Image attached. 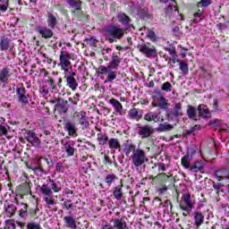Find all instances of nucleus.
Segmentation results:
<instances>
[{
  "instance_id": "obj_2",
  "label": "nucleus",
  "mask_w": 229,
  "mask_h": 229,
  "mask_svg": "<svg viewBox=\"0 0 229 229\" xmlns=\"http://www.w3.org/2000/svg\"><path fill=\"white\" fill-rule=\"evenodd\" d=\"M104 35L109 44H114L124 37V29L119 25L110 23L104 29Z\"/></svg>"
},
{
  "instance_id": "obj_24",
  "label": "nucleus",
  "mask_w": 229,
  "mask_h": 229,
  "mask_svg": "<svg viewBox=\"0 0 229 229\" xmlns=\"http://www.w3.org/2000/svg\"><path fill=\"white\" fill-rule=\"evenodd\" d=\"M205 169V162L201 160L195 161L190 166L191 173H198V171H203Z\"/></svg>"
},
{
  "instance_id": "obj_56",
  "label": "nucleus",
  "mask_w": 229,
  "mask_h": 229,
  "mask_svg": "<svg viewBox=\"0 0 229 229\" xmlns=\"http://www.w3.org/2000/svg\"><path fill=\"white\" fill-rule=\"evenodd\" d=\"M181 110H182V104L181 103L175 104L174 107V115H180Z\"/></svg>"
},
{
  "instance_id": "obj_13",
  "label": "nucleus",
  "mask_w": 229,
  "mask_h": 229,
  "mask_svg": "<svg viewBox=\"0 0 229 229\" xmlns=\"http://www.w3.org/2000/svg\"><path fill=\"white\" fill-rule=\"evenodd\" d=\"M23 137L28 142L32 144V146H34L35 148H38L40 146V139L37 137L35 132L28 131L23 134Z\"/></svg>"
},
{
  "instance_id": "obj_28",
  "label": "nucleus",
  "mask_w": 229,
  "mask_h": 229,
  "mask_svg": "<svg viewBox=\"0 0 229 229\" xmlns=\"http://www.w3.org/2000/svg\"><path fill=\"white\" fill-rule=\"evenodd\" d=\"M108 103L109 105H111V106H113L117 114H121L123 112V105L121 104V102H119V100L115 98H111L108 100Z\"/></svg>"
},
{
  "instance_id": "obj_4",
  "label": "nucleus",
  "mask_w": 229,
  "mask_h": 229,
  "mask_svg": "<svg viewBox=\"0 0 229 229\" xmlns=\"http://www.w3.org/2000/svg\"><path fill=\"white\" fill-rule=\"evenodd\" d=\"M131 160V164L134 167H140L144 165L146 162H148V156L146 155V151L142 148H136L134 154H131L130 157Z\"/></svg>"
},
{
  "instance_id": "obj_15",
  "label": "nucleus",
  "mask_w": 229,
  "mask_h": 229,
  "mask_svg": "<svg viewBox=\"0 0 229 229\" xmlns=\"http://www.w3.org/2000/svg\"><path fill=\"white\" fill-rule=\"evenodd\" d=\"M80 203H81V200L73 196L72 199H66L64 205L66 210H76V208H80Z\"/></svg>"
},
{
  "instance_id": "obj_41",
  "label": "nucleus",
  "mask_w": 229,
  "mask_h": 229,
  "mask_svg": "<svg viewBox=\"0 0 229 229\" xmlns=\"http://www.w3.org/2000/svg\"><path fill=\"white\" fill-rule=\"evenodd\" d=\"M117 79V72H110L107 74L106 81L104 83H112L114 80Z\"/></svg>"
},
{
  "instance_id": "obj_39",
  "label": "nucleus",
  "mask_w": 229,
  "mask_h": 229,
  "mask_svg": "<svg viewBox=\"0 0 229 229\" xmlns=\"http://www.w3.org/2000/svg\"><path fill=\"white\" fill-rule=\"evenodd\" d=\"M21 208L19 210V216L20 217H22L23 219H26L28 216V206L27 204L22 203Z\"/></svg>"
},
{
  "instance_id": "obj_54",
  "label": "nucleus",
  "mask_w": 229,
  "mask_h": 229,
  "mask_svg": "<svg viewBox=\"0 0 229 229\" xmlns=\"http://www.w3.org/2000/svg\"><path fill=\"white\" fill-rule=\"evenodd\" d=\"M147 37H148V38L152 40V42H155V40H157V34H155V31H153V30H148Z\"/></svg>"
},
{
  "instance_id": "obj_46",
  "label": "nucleus",
  "mask_w": 229,
  "mask_h": 229,
  "mask_svg": "<svg viewBox=\"0 0 229 229\" xmlns=\"http://www.w3.org/2000/svg\"><path fill=\"white\" fill-rule=\"evenodd\" d=\"M179 69L183 72V74H189V64L187 63L181 62Z\"/></svg>"
},
{
  "instance_id": "obj_9",
  "label": "nucleus",
  "mask_w": 229,
  "mask_h": 229,
  "mask_svg": "<svg viewBox=\"0 0 229 229\" xmlns=\"http://www.w3.org/2000/svg\"><path fill=\"white\" fill-rule=\"evenodd\" d=\"M59 21L60 17L58 16V13L47 11V24L48 28L55 30V28L58 26Z\"/></svg>"
},
{
  "instance_id": "obj_6",
  "label": "nucleus",
  "mask_w": 229,
  "mask_h": 229,
  "mask_svg": "<svg viewBox=\"0 0 229 229\" xmlns=\"http://www.w3.org/2000/svg\"><path fill=\"white\" fill-rule=\"evenodd\" d=\"M198 112L199 115H208V114H210L208 106H207L205 104L199 105L198 108L192 106H188L187 115H196Z\"/></svg>"
},
{
  "instance_id": "obj_40",
  "label": "nucleus",
  "mask_w": 229,
  "mask_h": 229,
  "mask_svg": "<svg viewBox=\"0 0 229 229\" xmlns=\"http://www.w3.org/2000/svg\"><path fill=\"white\" fill-rule=\"evenodd\" d=\"M106 183L110 187V185H112V183H114V182H115V180H117V177L115 175V174H108L106 176Z\"/></svg>"
},
{
  "instance_id": "obj_43",
  "label": "nucleus",
  "mask_w": 229,
  "mask_h": 229,
  "mask_svg": "<svg viewBox=\"0 0 229 229\" xmlns=\"http://www.w3.org/2000/svg\"><path fill=\"white\" fill-rule=\"evenodd\" d=\"M46 83H48L52 92H56V82L53 78L48 77V79L46 81Z\"/></svg>"
},
{
  "instance_id": "obj_61",
  "label": "nucleus",
  "mask_w": 229,
  "mask_h": 229,
  "mask_svg": "<svg viewBox=\"0 0 229 229\" xmlns=\"http://www.w3.org/2000/svg\"><path fill=\"white\" fill-rule=\"evenodd\" d=\"M163 207H166V208H170V210L173 208V204H171L170 200H165L164 202Z\"/></svg>"
},
{
  "instance_id": "obj_29",
  "label": "nucleus",
  "mask_w": 229,
  "mask_h": 229,
  "mask_svg": "<svg viewBox=\"0 0 229 229\" xmlns=\"http://www.w3.org/2000/svg\"><path fill=\"white\" fill-rule=\"evenodd\" d=\"M10 49V38L2 36L0 38V51H8Z\"/></svg>"
},
{
  "instance_id": "obj_1",
  "label": "nucleus",
  "mask_w": 229,
  "mask_h": 229,
  "mask_svg": "<svg viewBox=\"0 0 229 229\" xmlns=\"http://www.w3.org/2000/svg\"><path fill=\"white\" fill-rule=\"evenodd\" d=\"M53 191L55 192H60L62 186L55 182V181H50L39 188V191L45 196L43 199L47 208H50L51 205H55V199H53Z\"/></svg>"
},
{
  "instance_id": "obj_10",
  "label": "nucleus",
  "mask_w": 229,
  "mask_h": 229,
  "mask_svg": "<svg viewBox=\"0 0 229 229\" xmlns=\"http://www.w3.org/2000/svg\"><path fill=\"white\" fill-rule=\"evenodd\" d=\"M52 105L55 106V112H58V114H66L68 107H69V102L67 100H64L63 98H58L56 100L51 101Z\"/></svg>"
},
{
  "instance_id": "obj_30",
  "label": "nucleus",
  "mask_w": 229,
  "mask_h": 229,
  "mask_svg": "<svg viewBox=\"0 0 229 229\" xmlns=\"http://www.w3.org/2000/svg\"><path fill=\"white\" fill-rule=\"evenodd\" d=\"M109 149H121V141L117 138H111L107 140Z\"/></svg>"
},
{
  "instance_id": "obj_64",
  "label": "nucleus",
  "mask_w": 229,
  "mask_h": 229,
  "mask_svg": "<svg viewBox=\"0 0 229 229\" xmlns=\"http://www.w3.org/2000/svg\"><path fill=\"white\" fill-rule=\"evenodd\" d=\"M40 93L43 94V96H47V94H49V89H47L45 87H42L40 89Z\"/></svg>"
},
{
  "instance_id": "obj_26",
  "label": "nucleus",
  "mask_w": 229,
  "mask_h": 229,
  "mask_svg": "<svg viewBox=\"0 0 229 229\" xmlns=\"http://www.w3.org/2000/svg\"><path fill=\"white\" fill-rule=\"evenodd\" d=\"M97 130L98 131H99L97 134V140L100 146H105V144L108 142V135H106V133L105 132H102L101 129H97Z\"/></svg>"
},
{
  "instance_id": "obj_18",
  "label": "nucleus",
  "mask_w": 229,
  "mask_h": 229,
  "mask_svg": "<svg viewBox=\"0 0 229 229\" xmlns=\"http://www.w3.org/2000/svg\"><path fill=\"white\" fill-rule=\"evenodd\" d=\"M116 19L118 21V22H120V24H122L123 26H124V28L128 29L131 26V19H130V16H128L126 13H119L116 15Z\"/></svg>"
},
{
  "instance_id": "obj_23",
  "label": "nucleus",
  "mask_w": 229,
  "mask_h": 229,
  "mask_svg": "<svg viewBox=\"0 0 229 229\" xmlns=\"http://www.w3.org/2000/svg\"><path fill=\"white\" fill-rule=\"evenodd\" d=\"M194 225L196 228H199L202 223L205 221V216L199 211H195L193 213Z\"/></svg>"
},
{
  "instance_id": "obj_45",
  "label": "nucleus",
  "mask_w": 229,
  "mask_h": 229,
  "mask_svg": "<svg viewBox=\"0 0 229 229\" xmlns=\"http://www.w3.org/2000/svg\"><path fill=\"white\" fill-rule=\"evenodd\" d=\"M161 90L164 92H171V90H173V85H171L169 81L164 82L161 86Z\"/></svg>"
},
{
  "instance_id": "obj_31",
  "label": "nucleus",
  "mask_w": 229,
  "mask_h": 229,
  "mask_svg": "<svg viewBox=\"0 0 229 229\" xmlns=\"http://www.w3.org/2000/svg\"><path fill=\"white\" fill-rule=\"evenodd\" d=\"M165 13H171V12H178L176 7V0H169L168 5L165 8Z\"/></svg>"
},
{
  "instance_id": "obj_5",
  "label": "nucleus",
  "mask_w": 229,
  "mask_h": 229,
  "mask_svg": "<svg viewBox=\"0 0 229 229\" xmlns=\"http://www.w3.org/2000/svg\"><path fill=\"white\" fill-rule=\"evenodd\" d=\"M71 60H72L71 54L67 51L62 50L59 55L60 64L58 65L61 66L62 71H64V72H69V69H72Z\"/></svg>"
},
{
  "instance_id": "obj_62",
  "label": "nucleus",
  "mask_w": 229,
  "mask_h": 229,
  "mask_svg": "<svg viewBox=\"0 0 229 229\" xmlns=\"http://www.w3.org/2000/svg\"><path fill=\"white\" fill-rule=\"evenodd\" d=\"M213 110H219V105L217 104V99L213 100Z\"/></svg>"
},
{
  "instance_id": "obj_36",
  "label": "nucleus",
  "mask_w": 229,
  "mask_h": 229,
  "mask_svg": "<svg viewBox=\"0 0 229 229\" xmlns=\"http://www.w3.org/2000/svg\"><path fill=\"white\" fill-rule=\"evenodd\" d=\"M181 164H182V165H183V167L185 168V169H191V157H189V156H184V157H182V159H181Z\"/></svg>"
},
{
  "instance_id": "obj_59",
  "label": "nucleus",
  "mask_w": 229,
  "mask_h": 229,
  "mask_svg": "<svg viewBox=\"0 0 229 229\" xmlns=\"http://www.w3.org/2000/svg\"><path fill=\"white\" fill-rule=\"evenodd\" d=\"M98 72H99L100 74H106V72H107V71H106V66H105V65H100V66L98 67Z\"/></svg>"
},
{
  "instance_id": "obj_55",
  "label": "nucleus",
  "mask_w": 229,
  "mask_h": 229,
  "mask_svg": "<svg viewBox=\"0 0 229 229\" xmlns=\"http://www.w3.org/2000/svg\"><path fill=\"white\" fill-rule=\"evenodd\" d=\"M112 52V48H106V49H102L101 53L104 56V60H106V62H108V55L110 53Z\"/></svg>"
},
{
  "instance_id": "obj_44",
  "label": "nucleus",
  "mask_w": 229,
  "mask_h": 229,
  "mask_svg": "<svg viewBox=\"0 0 229 229\" xmlns=\"http://www.w3.org/2000/svg\"><path fill=\"white\" fill-rule=\"evenodd\" d=\"M44 166L38 165V166L32 167L31 170L37 174L38 176H42L44 174Z\"/></svg>"
},
{
  "instance_id": "obj_25",
  "label": "nucleus",
  "mask_w": 229,
  "mask_h": 229,
  "mask_svg": "<svg viewBox=\"0 0 229 229\" xmlns=\"http://www.w3.org/2000/svg\"><path fill=\"white\" fill-rule=\"evenodd\" d=\"M64 222L66 228L76 229L78 225H76V219L72 216H66L64 217Z\"/></svg>"
},
{
  "instance_id": "obj_53",
  "label": "nucleus",
  "mask_w": 229,
  "mask_h": 229,
  "mask_svg": "<svg viewBox=\"0 0 229 229\" xmlns=\"http://www.w3.org/2000/svg\"><path fill=\"white\" fill-rule=\"evenodd\" d=\"M198 8L203 6V8H207V6H210V0H200V2H199L197 4Z\"/></svg>"
},
{
  "instance_id": "obj_21",
  "label": "nucleus",
  "mask_w": 229,
  "mask_h": 229,
  "mask_svg": "<svg viewBox=\"0 0 229 229\" xmlns=\"http://www.w3.org/2000/svg\"><path fill=\"white\" fill-rule=\"evenodd\" d=\"M12 70L8 66H5L0 70V83H8V80L12 76Z\"/></svg>"
},
{
  "instance_id": "obj_38",
  "label": "nucleus",
  "mask_w": 229,
  "mask_h": 229,
  "mask_svg": "<svg viewBox=\"0 0 229 229\" xmlns=\"http://www.w3.org/2000/svg\"><path fill=\"white\" fill-rule=\"evenodd\" d=\"M113 194L115 199L121 200L123 198V188L121 186H117L114 188Z\"/></svg>"
},
{
  "instance_id": "obj_20",
  "label": "nucleus",
  "mask_w": 229,
  "mask_h": 229,
  "mask_svg": "<svg viewBox=\"0 0 229 229\" xmlns=\"http://www.w3.org/2000/svg\"><path fill=\"white\" fill-rule=\"evenodd\" d=\"M62 146H64V149L67 155V157H74V152L76 148H74V143L72 141H64L61 140Z\"/></svg>"
},
{
  "instance_id": "obj_32",
  "label": "nucleus",
  "mask_w": 229,
  "mask_h": 229,
  "mask_svg": "<svg viewBox=\"0 0 229 229\" xmlns=\"http://www.w3.org/2000/svg\"><path fill=\"white\" fill-rule=\"evenodd\" d=\"M174 126H176V123L174 124H169L167 123H160L158 125V131H171V130H174Z\"/></svg>"
},
{
  "instance_id": "obj_27",
  "label": "nucleus",
  "mask_w": 229,
  "mask_h": 229,
  "mask_svg": "<svg viewBox=\"0 0 229 229\" xmlns=\"http://www.w3.org/2000/svg\"><path fill=\"white\" fill-rule=\"evenodd\" d=\"M136 151H137V148H135V144L125 143L123 145V152L125 154V157H130V155H133Z\"/></svg>"
},
{
  "instance_id": "obj_63",
  "label": "nucleus",
  "mask_w": 229,
  "mask_h": 229,
  "mask_svg": "<svg viewBox=\"0 0 229 229\" xmlns=\"http://www.w3.org/2000/svg\"><path fill=\"white\" fill-rule=\"evenodd\" d=\"M209 123L212 126H219V124H221V121H219V120H213V121H210Z\"/></svg>"
},
{
  "instance_id": "obj_8",
  "label": "nucleus",
  "mask_w": 229,
  "mask_h": 229,
  "mask_svg": "<svg viewBox=\"0 0 229 229\" xmlns=\"http://www.w3.org/2000/svg\"><path fill=\"white\" fill-rule=\"evenodd\" d=\"M140 53L146 55L148 58H155L157 56V49L149 43H144L139 46Z\"/></svg>"
},
{
  "instance_id": "obj_22",
  "label": "nucleus",
  "mask_w": 229,
  "mask_h": 229,
  "mask_svg": "<svg viewBox=\"0 0 229 229\" xmlns=\"http://www.w3.org/2000/svg\"><path fill=\"white\" fill-rule=\"evenodd\" d=\"M155 179L162 182V183H173V182H174V176H173V174L169 175L165 173L158 174Z\"/></svg>"
},
{
  "instance_id": "obj_58",
  "label": "nucleus",
  "mask_w": 229,
  "mask_h": 229,
  "mask_svg": "<svg viewBox=\"0 0 229 229\" xmlns=\"http://www.w3.org/2000/svg\"><path fill=\"white\" fill-rule=\"evenodd\" d=\"M157 169L159 171V173H164V171H165V165L164 163H158L157 164Z\"/></svg>"
},
{
  "instance_id": "obj_11",
  "label": "nucleus",
  "mask_w": 229,
  "mask_h": 229,
  "mask_svg": "<svg viewBox=\"0 0 229 229\" xmlns=\"http://www.w3.org/2000/svg\"><path fill=\"white\" fill-rule=\"evenodd\" d=\"M194 208V204L191 199V193H184L182 196V200L180 203V208L185 210L186 212H191Z\"/></svg>"
},
{
  "instance_id": "obj_37",
  "label": "nucleus",
  "mask_w": 229,
  "mask_h": 229,
  "mask_svg": "<svg viewBox=\"0 0 229 229\" xmlns=\"http://www.w3.org/2000/svg\"><path fill=\"white\" fill-rule=\"evenodd\" d=\"M74 17H77L79 21H83L86 19L85 13L81 10V7L78 10L72 11Z\"/></svg>"
},
{
  "instance_id": "obj_16",
  "label": "nucleus",
  "mask_w": 229,
  "mask_h": 229,
  "mask_svg": "<svg viewBox=\"0 0 229 229\" xmlns=\"http://www.w3.org/2000/svg\"><path fill=\"white\" fill-rule=\"evenodd\" d=\"M38 165H41L45 167L46 171H51L53 169L55 163L53 162V159L51 157H39L38 159Z\"/></svg>"
},
{
  "instance_id": "obj_3",
  "label": "nucleus",
  "mask_w": 229,
  "mask_h": 229,
  "mask_svg": "<svg viewBox=\"0 0 229 229\" xmlns=\"http://www.w3.org/2000/svg\"><path fill=\"white\" fill-rule=\"evenodd\" d=\"M115 217L111 219L110 224L102 225V229H130L128 225V218L121 216V212L114 213Z\"/></svg>"
},
{
  "instance_id": "obj_52",
  "label": "nucleus",
  "mask_w": 229,
  "mask_h": 229,
  "mask_svg": "<svg viewBox=\"0 0 229 229\" xmlns=\"http://www.w3.org/2000/svg\"><path fill=\"white\" fill-rule=\"evenodd\" d=\"M194 20L193 22H195V24H198L199 22H201V21H203V15L201 14V13H195L194 14Z\"/></svg>"
},
{
  "instance_id": "obj_17",
  "label": "nucleus",
  "mask_w": 229,
  "mask_h": 229,
  "mask_svg": "<svg viewBox=\"0 0 229 229\" xmlns=\"http://www.w3.org/2000/svg\"><path fill=\"white\" fill-rule=\"evenodd\" d=\"M152 133H155V130L149 125L139 127L138 135H140L141 139H148V137H151Z\"/></svg>"
},
{
  "instance_id": "obj_33",
  "label": "nucleus",
  "mask_w": 229,
  "mask_h": 229,
  "mask_svg": "<svg viewBox=\"0 0 229 229\" xmlns=\"http://www.w3.org/2000/svg\"><path fill=\"white\" fill-rule=\"evenodd\" d=\"M68 4H69L72 12H74V10H80V8H81V0H68Z\"/></svg>"
},
{
  "instance_id": "obj_57",
  "label": "nucleus",
  "mask_w": 229,
  "mask_h": 229,
  "mask_svg": "<svg viewBox=\"0 0 229 229\" xmlns=\"http://www.w3.org/2000/svg\"><path fill=\"white\" fill-rule=\"evenodd\" d=\"M165 51H167L168 54H169L171 56L176 55V47H165Z\"/></svg>"
},
{
  "instance_id": "obj_7",
  "label": "nucleus",
  "mask_w": 229,
  "mask_h": 229,
  "mask_svg": "<svg viewBox=\"0 0 229 229\" xmlns=\"http://www.w3.org/2000/svg\"><path fill=\"white\" fill-rule=\"evenodd\" d=\"M76 76V72H72V70L64 72V80L66 81V86L69 87L72 90H76L78 89V81L74 78Z\"/></svg>"
},
{
  "instance_id": "obj_50",
  "label": "nucleus",
  "mask_w": 229,
  "mask_h": 229,
  "mask_svg": "<svg viewBox=\"0 0 229 229\" xmlns=\"http://www.w3.org/2000/svg\"><path fill=\"white\" fill-rule=\"evenodd\" d=\"M27 229H42V226L38 223L31 222L27 225Z\"/></svg>"
},
{
  "instance_id": "obj_14",
  "label": "nucleus",
  "mask_w": 229,
  "mask_h": 229,
  "mask_svg": "<svg viewBox=\"0 0 229 229\" xmlns=\"http://www.w3.org/2000/svg\"><path fill=\"white\" fill-rule=\"evenodd\" d=\"M63 124L64 126V130L68 132L70 137H74L78 132V128H76V123L73 122L64 118Z\"/></svg>"
},
{
  "instance_id": "obj_34",
  "label": "nucleus",
  "mask_w": 229,
  "mask_h": 229,
  "mask_svg": "<svg viewBox=\"0 0 229 229\" xmlns=\"http://www.w3.org/2000/svg\"><path fill=\"white\" fill-rule=\"evenodd\" d=\"M144 119H145V121H148V122L153 121L154 123H164V116L145 115Z\"/></svg>"
},
{
  "instance_id": "obj_19",
  "label": "nucleus",
  "mask_w": 229,
  "mask_h": 229,
  "mask_svg": "<svg viewBox=\"0 0 229 229\" xmlns=\"http://www.w3.org/2000/svg\"><path fill=\"white\" fill-rule=\"evenodd\" d=\"M157 96H159L157 99V106L161 110H164L165 112H167L169 110V103L167 98H165L164 96H162V92L157 91Z\"/></svg>"
},
{
  "instance_id": "obj_51",
  "label": "nucleus",
  "mask_w": 229,
  "mask_h": 229,
  "mask_svg": "<svg viewBox=\"0 0 229 229\" xmlns=\"http://www.w3.org/2000/svg\"><path fill=\"white\" fill-rule=\"evenodd\" d=\"M16 94H17L18 98L21 97V96H24V94H27L26 93V88H24L22 86H21V87L17 86Z\"/></svg>"
},
{
  "instance_id": "obj_42",
  "label": "nucleus",
  "mask_w": 229,
  "mask_h": 229,
  "mask_svg": "<svg viewBox=\"0 0 229 229\" xmlns=\"http://www.w3.org/2000/svg\"><path fill=\"white\" fill-rule=\"evenodd\" d=\"M10 6L9 0H0V12H6Z\"/></svg>"
},
{
  "instance_id": "obj_12",
  "label": "nucleus",
  "mask_w": 229,
  "mask_h": 229,
  "mask_svg": "<svg viewBox=\"0 0 229 229\" xmlns=\"http://www.w3.org/2000/svg\"><path fill=\"white\" fill-rule=\"evenodd\" d=\"M36 31L42 37V38H45L48 40L49 38H53V36L55 35V32H53V29L49 28V26H38L36 27Z\"/></svg>"
},
{
  "instance_id": "obj_47",
  "label": "nucleus",
  "mask_w": 229,
  "mask_h": 229,
  "mask_svg": "<svg viewBox=\"0 0 229 229\" xmlns=\"http://www.w3.org/2000/svg\"><path fill=\"white\" fill-rule=\"evenodd\" d=\"M18 101L21 103V105H28L30 103V100L28 99V93L18 97Z\"/></svg>"
},
{
  "instance_id": "obj_35",
  "label": "nucleus",
  "mask_w": 229,
  "mask_h": 229,
  "mask_svg": "<svg viewBox=\"0 0 229 229\" xmlns=\"http://www.w3.org/2000/svg\"><path fill=\"white\" fill-rule=\"evenodd\" d=\"M111 64L114 65V69L117 70L121 65V57L115 54L111 55Z\"/></svg>"
},
{
  "instance_id": "obj_60",
  "label": "nucleus",
  "mask_w": 229,
  "mask_h": 229,
  "mask_svg": "<svg viewBox=\"0 0 229 229\" xmlns=\"http://www.w3.org/2000/svg\"><path fill=\"white\" fill-rule=\"evenodd\" d=\"M8 130L4 125H0V135H7Z\"/></svg>"
},
{
  "instance_id": "obj_48",
  "label": "nucleus",
  "mask_w": 229,
  "mask_h": 229,
  "mask_svg": "<svg viewBox=\"0 0 229 229\" xmlns=\"http://www.w3.org/2000/svg\"><path fill=\"white\" fill-rule=\"evenodd\" d=\"M80 124H81L82 128H89V119L87 116H81L79 120Z\"/></svg>"
},
{
  "instance_id": "obj_49",
  "label": "nucleus",
  "mask_w": 229,
  "mask_h": 229,
  "mask_svg": "<svg viewBox=\"0 0 229 229\" xmlns=\"http://www.w3.org/2000/svg\"><path fill=\"white\" fill-rule=\"evenodd\" d=\"M86 40L89 46H91L93 47H98V42H99V41L97 40V38L95 37L88 38Z\"/></svg>"
}]
</instances>
